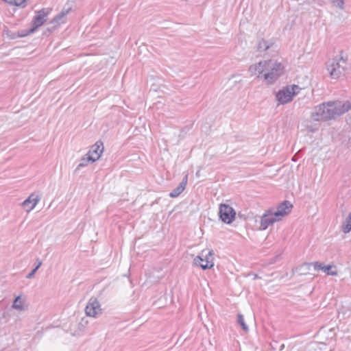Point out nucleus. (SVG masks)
<instances>
[{
    "label": "nucleus",
    "mask_w": 351,
    "mask_h": 351,
    "mask_svg": "<svg viewBox=\"0 0 351 351\" xmlns=\"http://www.w3.org/2000/svg\"><path fill=\"white\" fill-rule=\"evenodd\" d=\"M284 66L276 60H267V66L265 72L262 76L267 84H272L276 81L283 73Z\"/></svg>",
    "instance_id": "nucleus-1"
},
{
    "label": "nucleus",
    "mask_w": 351,
    "mask_h": 351,
    "mask_svg": "<svg viewBox=\"0 0 351 351\" xmlns=\"http://www.w3.org/2000/svg\"><path fill=\"white\" fill-rule=\"evenodd\" d=\"M346 60L343 56H336L327 65V69L330 73V77L333 79L339 78L345 71Z\"/></svg>",
    "instance_id": "nucleus-2"
},
{
    "label": "nucleus",
    "mask_w": 351,
    "mask_h": 351,
    "mask_svg": "<svg viewBox=\"0 0 351 351\" xmlns=\"http://www.w3.org/2000/svg\"><path fill=\"white\" fill-rule=\"evenodd\" d=\"M193 265L201 267L203 269H211L214 267V252L210 250L208 253L205 250L193 259Z\"/></svg>",
    "instance_id": "nucleus-3"
},
{
    "label": "nucleus",
    "mask_w": 351,
    "mask_h": 351,
    "mask_svg": "<svg viewBox=\"0 0 351 351\" xmlns=\"http://www.w3.org/2000/svg\"><path fill=\"white\" fill-rule=\"evenodd\" d=\"M317 108L318 110H351V99L346 101L335 100L323 102Z\"/></svg>",
    "instance_id": "nucleus-4"
},
{
    "label": "nucleus",
    "mask_w": 351,
    "mask_h": 351,
    "mask_svg": "<svg viewBox=\"0 0 351 351\" xmlns=\"http://www.w3.org/2000/svg\"><path fill=\"white\" fill-rule=\"evenodd\" d=\"M103 310L100 302L96 298H90L85 307V313L88 317L97 318L101 315Z\"/></svg>",
    "instance_id": "nucleus-5"
},
{
    "label": "nucleus",
    "mask_w": 351,
    "mask_h": 351,
    "mask_svg": "<svg viewBox=\"0 0 351 351\" xmlns=\"http://www.w3.org/2000/svg\"><path fill=\"white\" fill-rule=\"evenodd\" d=\"M219 219L225 223L230 224L236 217L234 209L226 204H221L219 208Z\"/></svg>",
    "instance_id": "nucleus-6"
},
{
    "label": "nucleus",
    "mask_w": 351,
    "mask_h": 351,
    "mask_svg": "<svg viewBox=\"0 0 351 351\" xmlns=\"http://www.w3.org/2000/svg\"><path fill=\"white\" fill-rule=\"evenodd\" d=\"M50 12V9H42L36 12V16L34 17L32 21L33 27L29 29L27 34L33 33L39 27L43 25L44 23L47 20V16Z\"/></svg>",
    "instance_id": "nucleus-7"
},
{
    "label": "nucleus",
    "mask_w": 351,
    "mask_h": 351,
    "mask_svg": "<svg viewBox=\"0 0 351 351\" xmlns=\"http://www.w3.org/2000/svg\"><path fill=\"white\" fill-rule=\"evenodd\" d=\"M342 111H316L312 114V119L315 121H328L340 116Z\"/></svg>",
    "instance_id": "nucleus-8"
},
{
    "label": "nucleus",
    "mask_w": 351,
    "mask_h": 351,
    "mask_svg": "<svg viewBox=\"0 0 351 351\" xmlns=\"http://www.w3.org/2000/svg\"><path fill=\"white\" fill-rule=\"evenodd\" d=\"M292 207V204L289 201H284L278 205L276 211L273 213L280 221L291 212Z\"/></svg>",
    "instance_id": "nucleus-9"
},
{
    "label": "nucleus",
    "mask_w": 351,
    "mask_h": 351,
    "mask_svg": "<svg viewBox=\"0 0 351 351\" xmlns=\"http://www.w3.org/2000/svg\"><path fill=\"white\" fill-rule=\"evenodd\" d=\"M104 147L103 143L97 141L90 149L87 154L91 157L93 161L98 160L104 152Z\"/></svg>",
    "instance_id": "nucleus-10"
},
{
    "label": "nucleus",
    "mask_w": 351,
    "mask_h": 351,
    "mask_svg": "<svg viewBox=\"0 0 351 351\" xmlns=\"http://www.w3.org/2000/svg\"><path fill=\"white\" fill-rule=\"evenodd\" d=\"M278 220L274 215L273 212L268 211L265 213L261 217L260 221L259 229L264 230L267 228V227L274 222L278 221Z\"/></svg>",
    "instance_id": "nucleus-11"
},
{
    "label": "nucleus",
    "mask_w": 351,
    "mask_h": 351,
    "mask_svg": "<svg viewBox=\"0 0 351 351\" xmlns=\"http://www.w3.org/2000/svg\"><path fill=\"white\" fill-rule=\"evenodd\" d=\"M11 307L19 312H25L28 310L29 304L25 297L19 295L14 300Z\"/></svg>",
    "instance_id": "nucleus-12"
},
{
    "label": "nucleus",
    "mask_w": 351,
    "mask_h": 351,
    "mask_svg": "<svg viewBox=\"0 0 351 351\" xmlns=\"http://www.w3.org/2000/svg\"><path fill=\"white\" fill-rule=\"evenodd\" d=\"M40 200V197L38 195L31 194L29 197L23 202L22 205L25 208L26 211L29 213L36 207Z\"/></svg>",
    "instance_id": "nucleus-13"
},
{
    "label": "nucleus",
    "mask_w": 351,
    "mask_h": 351,
    "mask_svg": "<svg viewBox=\"0 0 351 351\" xmlns=\"http://www.w3.org/2000/svg\"><path fill=\"white\" fill-rule=\"evenodd\" d=\"M293 95L289 90V86L279 90L276 94V99L280 104H285L290 101L293 98Z\"/></svg>",
    "instance_id": "nucleus-14"
},
{
    "label": "nucleus",
    "mask_w": 351,
    "mask_h": 351,
    "mask_svg": "<svg viewBox=\"0 0 351 351\" xmlns=\"http://www.w3.org/2000/svg\"><path fill=\"white\" fill-rule=\"evenodd\" d=\"M267 66V60L261 61L258 64L251 65L249 67V72L252 75L258 74V77H260L261 74L265 73Z\"/></svg>",
    "instance_id": "nucleus-15"
},
{
    "label": "nucleus",
    "mask_w": 351,
    "mask_h": 351,
    "mask_svg": "<svg viewBox=\"0 0 351 351\" xmlns=\"http://www.w3.org/2000/svg\"><path fill=\"white\" fill-rule=\"evenodd\" d=\"M186 182H187V176H186L183 179V180L180 183V184L169 193V196L171 197H176L179 195H180L184 190Z\"/></svg>",
    "instance_id": "nucleus-16"
},
{
    "label": "nucleus",
    "mask_w": 351,
    "mask_h": 351,
    "mask_svg": "<svg viewBox=\"0 0 351 351\" xmlns=\"http://www.w3.org/2000/svg\"><path fill=\"white\" fill-rule=\"evenodd\" d=\"M90 162H95L93 161L91 157H90L87 154L80 159V163L77 165L76 170H80L82 167L87 166Z\"/></svg>",
    "instance_id": "nucleus-17"
},
{
    "label": "nucleus",
    "mask_w": 351,
    "mask_h": 351,
    "mask_svg": "<svg viewBox=\"0 0 351 351\" xmlns=\"http://www.w3.org/2000/svg\"><path fill=\"white\" fill-rule=\"evenodd\" d=\"M69 12L62 11L60 14H58L52 21L51 23L54 24V26L59 25L61 23H63L62 19L65 16V15Z\"/></svg>",
    "instance_id": "nucleus-18"
},
{
    "label": "nucleus",
    "mask_w": 351,
    "mask_h": 351,
    "mask_svg": "<svg viewBox=\"0 0 351 351\" xmlns=\"http://www.w3.org/2000/svg\"><path fill=\"white\" fill-rule=\"evenodd\" d=\"M323 271L326 273L328 275L331 276H336L337 274V271L335 266L332 265L326 266Z\"/></svg>",
    "instance_id": "nucleus-19"
},
{
    "label": "nucleus",
    "mask_w": 351,
    "mask_h": 351,
    "mask_svg": "<svg viewBox=\"0 0 351 351\" xmlns=\"http://www.w3.org/2000/svg\"><path fill=\"white\" fill-rule=\"evenodd\" d=\"M351 230V213L349 214L345 224L343 226V231L348 233Z\"/></svg>",
    "instance_id": "nucleus-20"
},
{
    "label": "nucleus",
    "mask_w": 351,
    "mask_h": 351,
    "mask_svg": "<svg viewBox=\"0 0 351 351\" xmlns=\"http://www.w3.org/2000/svg\"><path fill=\"white\" fill-rule=\"evenodd\" d=\"M237 322L241 326L242 328L245 331H247L248 330V328H247L246 324L244 322L243 316L241 314H239L238 315Z\"/></svg>",
    "instance_id": "nucleus-21"
},
{
    "label": "nucleus",
    "mask_w": 351,
    "mask_h": 351,
    "mask_svg": "<svg viewBox=\"0 0 351 351\" xmlns=\"http://www.w3.org/2000/svg\"><path fill=\"white\" fill-rule=\"evenodd\" d=\"M38 265L36 267L30 272L28 274V275L26 276L27 278H32L36 273V271L42 265V261L39 259H37Z\"/></svg>",
    "instance_id": "nucleus-22"
},
{
    "label": "nucleus",
    "mask_w": 351,
    "mask_h": 351,
    "mask_svg": "<svg viewBox=\"0 0 351 351\" xmlns=\"http://www.w3.org/2000/svg\"><path fill=\"white\" fill-rule=\"evenodd\" d=\"M319 332H320L321 335L326 334L327 335V338H330V339H332L335 337V335L334 329H332H332H329L327 331L326 330H322Z\"/></svg>",
    "instance_id": "nucleus-23"
},
{
    "label": "nucleus",
    "mask_w": 351,
    "mask_h": 351,
    "mask_svg": "<svg viewBox=\"0 0 351 351\" xmlns=\"http://www.w3.org/2000/svg\"><path fill=\"white\" fill-rule=\"evenodd\" d=\"M242 81L241 77L240 75H234L229 79V82L230 84H236L239 83Z\"/></svg>",
    "instance_id": "nucleus-24"
},
{
    "label": "nucleus",
    "mask_w": 351,
    "mask_h": 351,
    "mask_svg": "<svg viewBox=\"0 0 351 351\" xmlns=\"http://www.w3.org/2000/svg\"><path fill=\"white\" fill-rule=\"evenodd\" d=\"M336 6L341 10L344 8V0H330Z\"/></svg>",
    "instance_id": "nucleus-25"
},
{
    "label": "nucleus",
    "mask_w": 351,
    "mask_h": 351,
    "mask_svg": "<svg viewBox=\"0 0 351 351\" xmlns=\"http://www.w3.org/2000/svg\"><path fill=\"white\" fill-rule=\"evenodd\" d=\"M289 90L292 93L293 96H294L295 95L299 93V91L301 90V88L299 87L298 85H293L291 86H289Z\"/></svg>",
    "instance_id": "nucleus-26"
},
{
    "label": "nucleus",
    "mask_w": 351,
    "mask_h": 351,
    "mask_svg": "<svg viewBox=\"0 0 351 351\" xmlns=\"http://www.w3.org/2000/svg\"><path fill=\"white\" fill-rule=\"evenodd\" d=\"M269 48V46L266 44L265 41H261L259 43L258 45V49L259 51H265Z\"/></svg>",
    "instance_id": "nucleus-27"
},
{
    "label": "nucleus",
    "mask_w": 351,
    "mask_h": 351,
    "mask_svg": "<svg viewBox=\"0 0 351 351\" xmlns=\"http://www.w3.org/2000/svg\"><path fill=\"white\" fill-rule=\"evenodd\" d=\"M313 265H314L315 270H322V271H324V267H326V265H324L323 264L319 263H315L313 264Z\"/></svg>",
    "instance_id": "nucleus-28"
},
{
    "label": "nucleus",
    "mask_w": 351,
    "mask_h": 351,
    "mask_svg": "<svg viewBox=\"0 0 351 351\" xmlns=\"http://www.w3.org/2000/svg\"><path fill=\"white\" fill-rule=\"evenodd\" d=\"M25 0H13V5L19 6L21 5Z\"/></svg>",
    "instance_id": "nucleus-29"
},
{
    "label": "nucleus",
    "mask_w": 351,
    "mask_h": 351,
    "mask_svg": "<svg viewBox=\"0 0 351 351\" xmlns=\"http://www.w3.org/2000/svg\"><path fill=\"white\" fill-rule=\"evenodd\" d=\"M161 101H158L154 104L153 106H150V108H163L162 106H161Z\"/></svg>",
    "instance_id": "nucleus-30"
},
{
    "label": "nucleus",
    "mask_w": 351,
    "mask_h": 351,
    "mask_svg": "<svg viewBox=\"0 0 351 351\" xmlns=\"http://www.w3.org/2000/svg\"><path fill=\"white\" fill-rule=\"evenodd\" d=\"M323 344L322 343H316V344H314L313 345V348L314 350H317V348H319V350L322 349L321 346H322Z\"/></svg>",
    "instance_id": "nucleus-31"
},
{
    "label": "nucleus",
    "mask_w": 351,
    "mask_h": 351,
    "mask_svg": "<svg viewBox=\"0 0 351 351\" xmlns=\"http://www.w3.org/2000/svg\"><path fill=\"white\" fill-rule=\"evenodd\" d=\"M196 175L198 176L199 175V171H197V172L196 173Z\"/></svg>",
    "instance_id": "nucleus-32"
},
{
    "label": "nucleus",
    "mask_w": 351,
    "mask_h": 351,
    "mask_svg": "<svg viewBox=\"0 0 351 351\" xmlns=\"http://www.w3.org/2000/svg\"><path fill=\"white\" fill-rule=\"evenodd\" d=\"M284 348V344H282L281 348Z\"/></svg>",
    "instance_id": "nucleus-33"
}]
</instances>
